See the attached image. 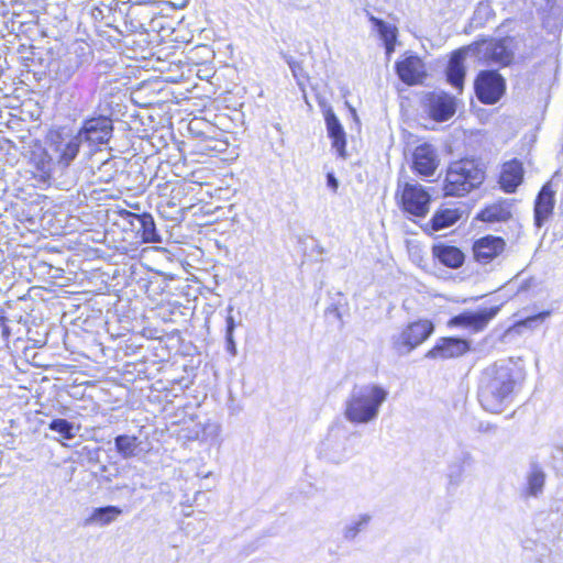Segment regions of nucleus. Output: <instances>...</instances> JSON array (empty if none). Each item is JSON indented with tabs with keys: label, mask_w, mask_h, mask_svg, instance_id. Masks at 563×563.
I'll use <instances>...</instances> for the list:
<instances>
[{
	"label": "nucleus",
	"mask_w": 563,
	"mask_h": 563,
	"mask_svg": "<svg viewBox=\"0 0 563 563\" xmlns=\"http://www.w3.org/2000/svg\"><path fill=\"white\" fill-rule=\"evenodd\" d=\"M519 371L505 361L495 362L483 369L478 383V400L489 412H501L510 405L520 384Z\"/></svg>",
	"instance_id": "1"
},
{
	"label": "nucleus",
	"mask_w": 563,
	"mask_h": 563,
	"mask_svg": "<svg viewBox=\"0 0 563 563\" xmlns=\"http://www.w3.org/2000/svg\"><path fill=\"white\" fill-rule=\"evenodd\" d=\"M387 396L388 391L375 384L354 386L345 400V419L355 424H366L376 420Z\"/></svg>",
	"instance_id": "2"
},
{
	"label": "nucleus",
	"mask_w": 563,
	"mask_h": 563,
	"mask_svg": "<svg viewBox=\"0 0 563 563\" xmlns=\"http://www.w3.org/2000/svg\"><path fill=\"white\" fill-rule=\"evenodd\" d=\"M485 178V173L473 159H461L450 164L443 184L446 197H463L477 188Z\"/></svg>",
	"instance_id": "3"
},
{
	"label": "nucleus",
	"mask_w": 563,
	"mask_h": 563,
	"mask_svg": "<svg viewBox=\"0 0 563 563\" xmlns=\"http://www.w3.org/2000/svg\"><path fill=\"white\" fill-rule=\"evenodd\" d=\"M77 131L84 141V157L90 158L109 144L114 126L110 117L98 114L85 119Z\"/></svg>",
	"instance_id": "4"
},
{
	"label": "nucleus",
	"mask_w": 563,
	"mask_h": 563,
	"mask_svg": "<svg viewBox=\"0 0 563 563\" xmlns=\"http://www.w3.org/2000/svg\"><path fill=\"white\" fill-rule=\"evenodd\" d=\"M48 151L52 152L51 161L55 159L60 166L67 167L79 154L84 156V141L78 131H51Z\"/></svg>",
	"instance_id": "5"
},
{
	"label": "nucleus",
	"mask_w": 563,
	"mask_h": 563,
	"mask_svg": "<svg viewBox=\"0 0 563 563\" xmlns=\"http://www.w3.org/2000/svg\"><path fill=\"white\" fill-rule=\"evenodd\" d=\"M434 331V324L429 320H418L409 323L398 334L390 338L393 351L405 356L422 344Z\"/></svg>",
	"instance_id": "6"
},
{
	"label": "nucleus",
	"mask_w": 563,
	"mask_h": 563,
	"mask_svg": "<svg viewBox=\"0 0 563 563\" xmlns=\"http://www.w3.org/2000/svg\"><path fill=\"white\" fill-rule=\"evenodd\" d=\"M477 99L484 104H495L503 97L506 82L497 70H482L474 82Z\"/></svg>",
	"instance_id": "7"
},
{
	"label": "nucleus",
	"mask_w": 563,
	"mask_h": 563,
	"mask_svg": "<svg viewBox=\"0 0 563 563\" xmlns=\"http://www.w3.org/2000/svg\"><path fill=\"white\" fill-rule=\"evenodd\" d=\"M119 216L125 223L124 230H131L140 236L144 243H161L162 238L157 231L156 223L152 214L143 212L134 213L130 210L122 209Z\"/></svg>",
	"instance_id": "8"
},
{
	"label": "nucleus",
	"mask_w": 563,
	"mask_h": 563,
	"mask_svg": "<svg viewBox=\"0 0 563 563\" xmlns=\"http://www.w3.org/2000/svg\"><path fill=\"white\" fill-rule=\"evenodd\" d=\"M431 196L419 183L404 185L400 195L401 209L410 216L424 218L429 212Z\"/></svg>",
	"instance_id": "9"
},
{
	"label": "nucleus",
	"mask_w": 563,
	"mask_h": 563,
	"mask_svg": "<svg viewBox=\"0 0 563 563\" xmlns=\"http://www.w3.org/2000/svg\"><path fill=\"white\" fill-rule=\"evenodd\" d=\"M471 350V341L457 336H443L426 353L427 358L449 360L465 355Z\"/></svg>",
	"instance_id": "10"
},
{
	"label": "nucleus",
	"mask_w": 563,
	"mask_h": 563,
	"mask_svg": "<svg viewBox=\"0 0 563 563\" xmlns=\"http://www.w3.org/2000/svg\"><path fill=\"white\" fill-rule=\"evenodd\" d=\"M90 59L91 52L85 51L82 47L68 52L63 58L52 64V66H56L54 69L56 79L60 82L68 81Z\"/></svg>",
	"instance_id": "11"
},
{
	"label": "nucleus",
	"mask_w": 563,
	"mask_h": 563,
	"mask_svg": "<svg viewBox=\"0 0 563 563\" xmlns=\"http://www.w3.org/2000/svg\"><path fill=\"white\" fill-rule=\"evenodd\" d=\"M478 55H481L488 64H498L508 66L511 64L514 53L508 46V40L484 41L476 45Z\"/></svg>",
	"instance_id": "12"
},
{
	"label": "nucleus",
	"mask_w": 563,
	"mask_h": 563,
	"mask_svg": "<svg viewBox=\"0 0 563 563\" xmlns=\"http://www.w3.org/2000/svg\"><path fill=\"white\" fill-rule=\"evenodd\" d=\"M555 206V190L551 183L544 184L538 192L533 208L534 227L541 229L553 214Z\"/></svg>",
	"instance_id": "13"
},
{
	"label": "nucleus",
	"mask_w": 563,
	"mask_h": 563,
	"mask_svg": "<svg viewBox=\"0 0 563 563\" xmlns=\"http://www.w3.org/2000/svg\"><path fill=\"white\" fill-rule=\"evenodd\" d=\"M439 166L437 150L428 143L417 146L412 153V169L422 177L432 176Z\"/></svg>",
	"instance_id": "14"
},
{
	"label": "nucleus",
	"mask_w": 563,
	"mask_h": 563,
	"mask_svg": "<svg viewBox=\"0 0 563 563\" xmlns=\"http://www.w3.org/2000/svg\"><path fill=\"white\" fill-rule=\"evenodd\" d=\"M505 246L506 242L500 236H482L473 244L474 258L479 264H488L504 252Z\"/></svg>",
	"instance_id": "15"
},
{
	"label": "nucleus",
	"mask_w": 563,
	"mask_h": 563,
	"mask_svg": "<svg viewBox=\"0 0 563 563\" xmlns=\"http://www.w3.org/2000/svg\"><path fill=\"white\" fill-rule=\"evenodd\" d=\"M396 74L406 85L413 86L422 82L427 71L422 59L416 55H409L395 64Z\"/></svg>",
	"instance_id": "16"
},
{
	"label": "nucleus",
	"mask_w": 563,
	"mask_h": 563,
	"mask_svg": "<svg viewBox=\"0 0 563 563\" xmlns=\"http://www.w3.org/2000/svg\"><path fill=\"white\" fill-rule=\"evenodd\" d=\"M498 311V307L484 308L477 311H466L455 316L451 322L454 325L471 328L473 331L478 332L496 317Z\"/></svg>",
	"instance_id": "17"
},
{
	"label": "nucleus",
	"mask_w": 563,
	"mask_h": 563,
	"mask_svg": "<svg viewBox=\"0 0 563 563\" xmlns=\"http://www.w3.org/2000/svg\"><path fill=\"white\" fill-rule=\"evenodd\" d=\"M429 114L435 121L443 122L454 115L456 104L454 98L445 92H433L428 97Z\"/></svg>",
	"instance_id": "18"
},
{
	"label": "nucleus",
	"mask_w": 563,
	"mask_h": 563,
	"mask_svg": "<svg viewBox=\"0 0 563 563\" xmlns=\"http://www.w3.org/2000/svg\"><path fill=\"white\" fill-rule=\"evenodd\" d=\"M324 121L327 125L328 136L332 140V147L336 151L339 157L345 159L346 153V135L345 131L335 115L332 108H328L324 111Z\"/></svg>",
	"instance_id": "19"
},
{
	"label": "nucleus",
	"mask_w": 563,
	"mask_h": 563,
	"mask_svg": "<svg viewBox=\"0 0 563 563\" xmlns=\"http://www.w3.org/2000/svg\"><path fill=\"white\" fill-rule=\"evenodd\" d=\"M468 48H460L452 53L446 70L445 76L448 82L455 88L459 92L463 90L464 79H465V66L464 62L466 58Z\"/></svg>",
	"instance_id": "20"
},
{
	"label": "nucleus",
	"mask_w": 563,
	"mask_h": 563,
	"mask_svg": "<svg viewBox=\"0 0 563 563\" xmlns=\"http://www.w3.org/2000/svg\"><path fill=\"white\" fill-rule=\"evenodd\" d=\"M474 462L473 455L466 450H461L448 465L446 477L449 487H457L463 482L465 468Z\"/></svg>",
	"instance_id": "21"
},
{
	"label": "nucleus",
	"mask_w": 563,
	"mask_h": 563,
	"mask_svg": "<svg viewBox=\"0 0 563 563\" xmlns=\"http://www.w3.org/2000/svg\"><path fill=\"white\" fill-rule=\"evenodd\" d=\"M432 255L442 265L453 269L461 267L465 261V255L459 247L442 243L433 245Z\"/></svg>",
	"instance_id": "22"
},
{
	"label": "nucleus",
	"mask_w": 563,
	"mask_h": 563,
	"mask_svg": "<svg viewBox=\"0 0 563 563\" xmlns=\"http://www.w3.org/2000/svg\"><path fill=\"white\" fill-rule=\"evenodd\" d=\"M523 179L521 162L512 159L506 163L500 175V186L506 192H515Z\"/></svg>",
	"instance_id": "23"
},
{
	"label": "nucleus",
	"mask_w": 563,
	"mask_h": 563,
	"mask_svg": "<svg viewBox=\"0 0 563 563\" xmlns=\"http://www.w3.org/2000/svg\"><path fill=\"white\" fill-rule=\"evenodd\" d=\"M123 510L119 506L107 505L102 507H96L92 509L89 517L84 520V526H109L114 522Z\"/></svg>",
	"instance_id": "24"
},
{
	"label": "nucleus",
	"mask_w": 563,
	"mask_h": 563,
	"mask_svg": "<svg viewBox=\"0 0 563 563\" xmlns=\"http://www.w3.org/2000/svg\"><path fill=\"white\" fill-rule=\"evenodd\" d=\"M462 217L460 209H440L438 210L430 221L426 224L424 230L430 232H438L443 229L450 228L455 224Z\"/></svg>",
	"instance_id": "25"
},
{
	"label": "nucleus",
	"mask_w": 563,
	"mask_h": 563,
	"mask_svg": "<svg viewBox=\"0 0 563 563\" xmlns=\"http://www.w3.org/2000/svg\"><path fill=\"white\" fill-rule=\"evenodd\" d=\"M511 205L507 201H499L485 207L476 217L484 222H501L511 218Z\"/></svg>",
	"instance_id": "26"
},
{
	"label": "nucleus",
	"mask_w": 563,
	"mask_h": 563,
	"mask_svg": "<svg viewBox=\"0 0 563 563\" xmlns=\"http://www.w3.org/2000/svg\"><path fill=\"white\" fill-rule=\"evenodd\" d=\"M141 441L136 435L119 434L114 438V448L122 459H132L139 455Z\"/></svg>",
	"instance_id": "27"
},
{
	"label": "nucleus",
	"mask_w": 563,
	"mask_h": 563,
	"mask_svg": "<svg viewBox=\"0 0 563 563\" xmlns=\"http://www.w3.org/2000/svg\"><path fill=\"white\" fill-rule=\"evenodd\" d=\"M545 482V474L543 470L536 463L531 464L530 471L527 475V495L537 497L542 493Z\"/></svg>",
	"instance_id": "28"
},
{
	"label": "nucleus",
	"mask_w": 563,
	"mask_h": 563,
	"mask_svg": "<svg viewBox=\"0 0 563 563\" xmlns=\"http://www.w3.org/2000/svg\"><path fill=\"white\" fill-rule=\"evenodd\" d=\"M368 20L383 42H396L397 27L367 12Z\"/></svg>",
	"instance_id": "29"
},
{
	"label": "nucleus",
	"mask_w": 563,
	"mask_h": 563,
	"mask_svg": "<svg viewBox=\"0 0 563 563\" xmlns=\"http://www.w3.org/2000/svg\"><path fill=\"white\" fill-rule=\"evenodd\" d=\"M371 521L369 515H361L356 519L351 520L343 528V538L347 541H353L357 534L363 531Z\"/></svg>",
	"instance_id": "30"
},
{
	"label": "nucleus",
	"mask_w": 563,
	"mask_h": 563,
	"mask_svg": "<svg viewBox=\"0 0 563 563\" xmlns=\"http://www.w3.org/2000/svg\"><path fill=\"white\" fill-rule=\"evenodd\" d=\"M48 429L57 432L66 440H71L76 437V431L79 430V427H75L73 422L66 419L56 418L48 423Z\"/></svg>",
	"instance_id": "31"
},
{
	"label": "nucleus",
	"mask_w": 563,
	"mask_h": 563,
	"mask_svg": "<svg viewBox=\"0 0 563 563\" xmlns=\"http://www.w3.org/2000/svg\"><path fill=\"white\" fill-rule=\"evenodd\" d=\"M280 55L284 58V60L287 63L288 67L291 70L292 76L297 79L298 82L301 78L307 77V74L303 70L301 62L296 60L292 56H290L286 53H283V52L280 53Z\"/></svg>",
	"instance_id": "32"
},
{
	"label": "nucleus",
	"mask_w": 563,
	"mask_h": 563,
	"mask_svg": "<svg viewBox=\"0 0 563 563\" xmlns=\"http://www.w3.org/2000/svg\"><path fill=\"white\" fill-rule=\"evenodd\" d=\"M228 316L225 318V333H234V330L236 328V322L234 320V317L232 316L233 312V306H229L227 308Z\"/></svg>",
	"instance_id": "33"
},
{
	"label": "nucleus",
	"mask_w": 563,
	"mask_h": 563,
	"mask_svg": "<svg viewBox=\"0 0 563 563\" xmlns=\"http://www.w3.org/2000/svg\"><path fill=\"white\" fill-rule=\"evenodd\" d=\"M233 334L234 333H225V349L231 356H236L238 349Z\"/></svg>",
	"instance_id": "34"
},
{
	"label": "nucleus",
	"mask_w": 563,
	"mask_h": 563,
	"mask_svg": "<svg viewBox=\"0 0 563 563\" xmlns=\"http://www.w3.org/2000/svg\"><path fill=\"white\" fill-rule=\"evenodd\" d=\"M550 316V311H542L538 314H534V316H531V317H528L526 320H525V324L527 327H532L536 322H542L545 318H548Z\"/></svg>",
	"instance_id": "35"
},
{
	"label": "nucleus",
	"mask_w": 563,
	"mask_h": 563,
	"mask_svg": "<svg viewBox=\"0 0 563 563\" xmlns=\"http://www.w3.org/2000/svg\"><path fill=\"white\" fill-rule=\"evenodd\" d=\"M8 322H9V319L7 317H3V316L0 317L1 335L4 340H8L11 335V329H10Z\"/></svg>",
	"instance_id": "36"
},
{
	"label": "nucleus",
	"mask_w": 563,
	"mask_h": 563,
	"mask_svg": "<svg viewBox=\"0 0 563 563\" xmlns=\"http://www.w3.org/2000/svg\"><path fill=\"white\" fill-rule=\"evenodd\" d=\"M327 186L333 191L335 192L339 188V180L338 178L334 176L333 173H328L327 174Z\"/></svg>",
	"instance_id": "37"
},
{
	"label": "nucleus",
	"mask_w": 563,
	"mask_h": 563,
	"mask_svg": "<svg viewBox=\"0 0 563 563\" xmlns=\"http://www.w3.org/2000/svg\"><path fill=\"white\" fill-rule=\"evenodd\" d=\"M101 473H102V477L106 482H111L112 478L117 476V472L115 473L110 472L108 466H106V465L101 466Z\"/></svg>",
	"instance_id": "38"
},
{
	"label": "nucleus",
	"mask_w": 563,
	"mask_h": 563,
	"mask_svg": "<svg viewBox=\"0 0 563 563\" xmlns=\"http://www.w3.org/2000/svg\"><path fill=\"white\" fill-rule=\"evenodd\" d=\"M478 430L481 432H494L496 430V427L490 423H481Z\"/></svg>",
	"instance_id": "39"
},
{
	"label": "nucleus",
	"mask_w": 563,
	"mask_h": 563,
	"mask_svg": "<svg viewBox=\"0 0 563 563\" xmlns=\"http://www.w3.org/2000/svg\"><path fill=\"white\" fill-rule=\"evenodd\" d=\"M100 170H106V172H109V170H112L113 169V163L110 162V161H106L101 164V166L99 167Z\"/></svg>",
	"instance_id": "40"
},
{
	"label": "nucleus",
	"mask_w": 563,
	"mask_h": 563,
	"mask_svg": "<svg viewBox=\"0 0 563 563\" xmlns=\"http://www.w3.org/2000/svg\"><path fill=\"white\" fill-rule=\"evenodd\" d=\"M395 44L396 42H384V45H385V48H386V53L389 55L394 52L395 49Z\"/></svg>",
	"instance_id": "41"
},
{
	"label": "nucleus",
	"mask_w": 563,
	"mask_h": 563,
	"mask_svg": "<svg viewBox=\"0 0 563 563\" xmlns=\"http://www.w3.org/2000/svg\"><path fill=\"white\" fill-rule=\"evenodd\" d=\"M328 311L334 312L338 317H340L339 309L335 306H331L328 308Z\"/></svg>",
	"instance_id": "42"
},
{
	"label": "nucleus",
	"mask_w": 563,
	"mask_h": 563,
	"mask_svg": "<svg viewBox=\"0 0 563 563\" xmlns=\"http://www.w3.org/2000/svg\"><path fill=\"white\" fill-rule=\"evenodd\" d=\"M104 183H109L112 179V174H109L108 177H100Z\"/></svg>",
	"instance_id": "43"
},
{
	"label": "nucleus",
	"mask_w": 563,
	"mask_h": 563,
	"mask_svg": "<svg viewBox=\"0 0 563 563\" xmlns=\"http://www.w3.org/2000/svg\"><path fill=\"white\" fill-rule=\"evenodd\" d=\"M41 169H42L43 172H45V173L51 172V167H49V165L46 167L44 163H43V166H42V168H41Z\"/></svg>",
	"instance_id": "44"
},
{
	"label": "nucleus",
	"mask_w": 563,
	"mask_h": 563,
	"mask_svg": "<svg viewBox=\"0 0 563 563\" xmlns=\"http://www.w3.org/2000/svg\"><path fill=\"white\" fill-rule=\"evenodd\" d=\"M342 459H343V456H338V457H333V461L339 463Z\"/></svg>",
	"instance_id": "45"
},
{
	"label": "nucleus",
	"mask_w": 563,
	"mask_h": 563,
	"mask_svg": "<svg viewBox=\"0 0 563 563\" xmlns=\"http://www.w3.org/2000/svg\"><path fill=\"white\" fill-rule=\"evenodd\" d=\"M351 111L354 115H356V111L353 108L351 109Z\"/></svg>",
	"instance_id": "46"
}]
</instances>
